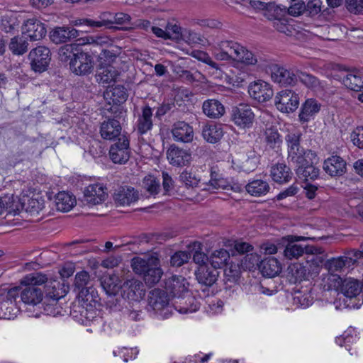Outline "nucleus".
I'll return each mask as SVG.
<instances>
[{"mask_svg": "<svg viewBox=\"0 0 363 363\" xmlns=\"http://www.w3.org/2000/svg\"><path fill=\"white\" fill-rule=\"evenodd\" d=\"M216 60L221 61H237L247 65H257V57L238 42L230 40L219 41L215 47Z\"/></svg>", "mask_w": 363, "mask_h": 363, "instance_id": "nucleus-1", "label": "nucleus"}, {"mask_svg": "<svg viewBox=\"0 0 363 363\" xmlns=\"http://www.w3.org/2000/svg\"><path fill=\"white\" fill-rule=\"evenodd\" d=\"M131 266L133 272L143 276L146 285L150 287L158 283L163 274L160 259L155 256H150L147 259L134 257L131 260Z\"/></svg>", "mask_w": 363, "mask_h": 363, "instance_id": "nucleus-2", "label": "nucleus"}, {"mask_svg": "<svg viewBox=\"0 0 363 363\" xmlns=\"http://www.w3.org/2000/svg\"><path fill=\"white\" fill-rule=\"evenodd\" d=\"M327 285L328 290L334 289L350 298L358 296L363 288L359 280L352 277L342 279L337 274L328 275Z\"/></svg>", "mask_w": 363, "mask_h": 363, "instance_id": "nucleus-3", "label": "nucleus"}, {"mask_svg": "<svg viewBox=\"0 0 363 363\" xmlns=\"http://www.w3.org/2000/svg\"><path fill=\"white\" fill-rule=\"evenodd\" d=\"M19 287L3 290L0 293V318L6 320L13 319L18 312L16 298L19 294Z\"/></svg>", "mask_w": 363, "mask_h": 363, "instance_id": "nucleus-4", "label": "nucleus"}, {"mask_svg": "<svg viewBox=\"0 0 363 363\" xmlns=\"http://www.w3.org/2000/svg\"><path fill=\"white\" fill-rule=\"evenodd\" d=\"M301 137V133L296 132L289 133L285 138L288 145V159L296 167L307 164L306 151L300 145Z\"/></svg>", "mask_w": 363, "mask_h": 363, "instance_id": "nucleus-5", "label": "nucleus"}, {"mask_svg": "<svg viewBox=\"0 0 363 363\" xmlns=\"http://www.w3.org/2000/svg\"><path fill=\"white\" fill-rule=\"evenodd\" d=\"M170 298L167 292L163 289H155L150 292L148 296L149 306L157 313L166 319L172 314V307L169 305Z\"/></svg>", "mask_w": 363, "mask_h": 363, "instance_id": "nucleus-6", "label": "nucleus"}, {"mask_svg": "<svg viewBox=\"0 0 363 363\" xmlns=\"http://www.w3.org/2000/svg\"><path fill=\"white\" fill-rule=\"evenodd\" d=\"M308 239L305 237L289 235L283 237L281 241L285 243V248L284 250V255L289 259H298L301 257L304 253H313L315 252V247L312 245H299L296 243V241L303 240Z\"/></svg>", "mask_w": 363, "mask_h": 363, "instance_id": "nucleus-7", "label": "nucleus"}, {"mask_svg": "<svg viewBox=\"0 0 363 363\" xmlns=\"http://www.w3.org/2000/svg\"><path fill=\"white\" fill-rule=\"evenodd\" d=\"M31 69L35 72L45 71L50 62V51L45 46H38L32 49L28 55Z\"/></svg>", "mask_w": 363, "mask_h": 363, "instance_id": "nucleus-8", "label": "nucleus"}, {"mask_svg": "<svg viewBox=\"0 0 363 363\" xmlns=\"http://www.w3.org/2000/svg\"><path fill=\"white\" fill-rule=\"evenodd\" d=\"M231 119L240 128H250L255 121V113L248 104H240L232 110Z\"/></svg>", "mask_w": 363, "mask_h": 363, "instance_id": "nucleus-9", "label": "nucleus"}, {"mask_svg": "<svg viewBox=\"0 0 363 363\" xmlns=\"http://www.w3.org/2000/svg\"><path fill=\"white\" fill-rule=\"evenodd\" d=\"M70 69L77 75L89 74L94 68L93 57L88 52H78L69 62Z\"/></svg>", "mask_w": 363, "mask_h": 363, "instance_id": "nucleus-10", "label": "nucleus"}, {"mask_svg": "<svg viewBox=\"0 0 363 363\" xmlns=\"http://www.w3.org/2000/svg\"><path fill=\"white\" fill-rule=\"evenodd\" d=\"M129 145L127 137L122 135L111 146L109 156L113 163L123 164L129 160L130 153Z\"/></svg>", "mask_w": 363, "mask_h": 363, "instance_id": "nucleus-11", "label": "nucleus"}, {"mask_svg": "<svg viewBox=\"0 0 363 363\" xmlns=\"http://www.w3.org/2000/svg\"><path fill=\"white\" fill-rule=\"evenodd\" d=\"M275 106L277 109L284 113L294 111L298 106L299 97L294 91L285 89L275 96Z\"/></svg>", "mask_w": 363, "mask_h": 363, "instance_id": "nucleus-12", "label": "nucleus"}, {"mask_svg": "<svg viewBox=\"0 0 363 363\" xmlns=\"http://www.w3.org/2000/svg\"><path fill=\"white\" fill-rule=\"evenodd\" d=\"M121 290L123 298L133 301H139L145 294L143 282L135 279L126 280L121 285Z\"/></svg>", "mask_w": 363, "mask_h": 363, "instance_id": "nucleus-13", "label": "nucleus"}, {"mask_svg": "<svg viewBox=\"0 0 363 363\" xmlns=\"http://www.w3.org/2000/svg\"><path fill=\"white\" fill-rule=\"evenodd\" d=\"M90 282V276L86 271H81L75 275L74 286L79 291V296L82 298L84 302L91 303L94 301V289L88 286Z\"/></svg>", "mask_w": 363, "mask_h": 363, "instance_id": "nucleus-14", "label": "nucleus"}, {"mask_svg": "<svg viewBox=\"0 0 363 363\" xmlns=\"http://www.w3.org/2000/svg\"><path fill=\"white\" fill-rule=\"evenodd\" d=\"M269 69L271 78L275 83L286 86L295 84L297 82L296 74L277 64L270 65Z\"/></svg>", "mask_w": 363, "mask_h": 363, "instance_id": "nucleus-15", "label": "nucleus"}, {"mask_svg": "<svg viewBox=\"0 0 363 363\" xmlns=\"http://www.w3.org/2000/svg\"><path fill=\"white\" fill-rule=\"evenodd\" d=\"M172 301V310L174 309L180 313H193L199 308V302L190 291L174 298Z\"/></svg>", "mask_w": 363, "mask_h": 363, "instance_id": "nucleus-16", "label": "nucleus"}, {"mask_svg": "<svg viewBox=\"0 0 363 363\" xmlns=\"http://www.w3.org/2000/svg\"><path fill=\"white\" fill-rule=\"evenodd\" d=\"M47 30L43 23L37 18L28 19L23 26V34H26L30 41L43 39Z\"/></svg>", "mask_w": 363, "mask_h": 363, "instance_id": "nucleus-17", "label": "nucleus"}, {"mask_svg": "<svg viewBox=\"0 0 363 363\" xmlns=\"http://www.w3.org/2000/svg\"><path fill=\"white\" fill-rule=\"evenodd\" d=\"M167 157L172 165L184 167L189 164L191 155L189 150L172 145L167 150Z\"/></svg>", "mask_w": 363, "mask_h": 363, "instance_id": "nucleus-18", "label": "nucleus"}, {"mask_svg": "<svg viewBox=\"0 0 363 363\" xmlns=\"http://www.w3.org/2000/svg\"><path fill=\"white\" fill-rule=\"evenodd\" d=\"M189 283L182 276H173L169 278L165 282V291L167 295L172 297V301L182 296L183 294L188 292Z\"/></svg>", "mask_w": 363, "mask_h": 363, "instance_id": "nucleus-19", "label": "nucleus"}, {"mask_svg": "<svg viewBox=\"0 0 363 363\" xmlns=\"http://www.w3.org/2000/svg\"><path fill=\"white\" fill-rule=\"evenodd\" d=\"M107 189L101 184L89 185L84 191V201L90 205H97L104 201L108 196Z\"/></svg>", "mask_w": 363, "mask_h": 363, "instance_id": "nucleus-20", "label": "nucleus"}, {"mask_svg": "<svg viewBox=\"0 0 363 363\" xmlns=\"http://www.w3.org/2000/svg\"><path fill=\"white\" fill-rule=\"evenodd\" d=\"M171 133L176 142L189 143L194 140V129L185 121L175 122L172 125Z\"/></svg>", "mask_w": 363, "mask_h": 363, "instance_id": "nucleus-21", "label": "nucleus"}, {"mask_svg": "<svg viewBox=\"0 0 363 363\" xmlns=\"http://www.w3.org/2000/svg\"><path fill=\"white\" fill-rule=\"evenodd\" d=\"M249 94L252 98L259 102H265L269 101L274 94L273 90L269 84L259 81L254 82L249 86Z\"/></svg>", "mask_w": 363, "mask_h": 363, "instance_id": "nucleus-22", "label": "nucleus"}, {"mask_svg": "<svg viewBox=\"0 0 363 363\" xmlns=\"http://www.w3.org/2000/svg\"><path fill=\"white\" fill-rule=\"evenodd\" d=\"M339 77L347 89L354 91L363 90V72L357 69L346 71L342 72Z\"/></svg>", "mask_w": 363, "mask_h": 363, "instance_id": "nucleus-23", "label": "nucleus"}, {"mask_svg": "<svg viewBox=\"0 0 363 363\" xmlns=\"http://www.w3.org/2000/svg\"><path fill=\"white\" fill-rule=\"evenodd\" d=\"M78 36V30L69 26L55 27L50 33V38L55 44L66 43Z\"/></svg>", "mask_w": 363, "mask_h": 363, "instance_id": "nucleus-24", "label": "nucleus"}, {"mask_svg": "<svg viewBox=\"0 0 363 363\" xmlns=\"http://www.w3.org/2000/svg\"><path fill=\"white\" fill-rule=\"evenodd\" d=\"M195 275L200 284L209 287L217 281L218 272L216 269H213L207 264H203L199 266L195 272Z\"/></svg>", "mask_w": 363, "mask_h": 363, "instance_id": "nucleus-25", "label": "nucleus"}, {"mask_svg": "<svg viewBox=\"0 0 363 363\" xmlns=\"http://www.w3.org/2000/svg\"><path fill=\"white\" fill-rule=\"evenodd\" d=\"M152 111L149 106L142 108V113L139 115L135 124V130L138 135H143L152 128Z\"/></svg>", "mask_w": 363, "mask_h": 363, "instance_id": "nucleus-26", "label": "nucleus"}, {"mask_svg": "<svg viewBox=\"0 0 363 363\" xmlns=\"http://www.w3.org/2000/svg\"><path fill=\"white\" fill-rule=\"evenodd\" d=\"M323 169L332 177L340 176L346 171V162L340 156H332L325 160Z\"/></svg>", "mask_w": 363, "mask_h": 363, "instance_id": "nucleus-27", "label": "nucleus"}, {"mask_svg": "<svg viewBox=\"0 0 363 363\" xmlns=\"http://www.w3.org/2000/svg\"><path fill=\"white\" fill-rule=\"evenodd\" d=\"M264 142L269 149L278 151L283 144V137L275 125L267 127L264 131Z\"/></svg>", "mask_w": 363, "mask_h": 363, "instance_id": "nucleus-28", "label": "nucleus"}, {"mask_svg": "<svg viewBox=\"0 0 363 363\" xmlns=\"http://www.w3.org/2000/svg\"><path fill=\"white\" fill-rule=\"evenodd\" d=\"M22 301L26 304L37 305L43 300V294L38 286L33 285H25L20 293Z\"/></svg>", "mask_w": 363, "mask_h": 363, "instance_id": "nucleus-29", "label": "nucleus"}, {"mask_svg": "<svg viewBox=\"0 0 363 363\" xmlns=\"http://www.w3.org/2000/svg\"><path fill=\"white\" fill-rule=\"evenodd\" d=\"M22 208L31 214L38 213L44 207V201L34 194L32 195L24 194L20 199Z\"/></svg>", "mask_w": 363, "mask_h": 363, "instance_id": "nucleus-30", "label": "nucleus"}, {"mask_svg": "<svg viewBox=\"0 0 363 363\" xmlns=\"http://www.w3.org/2000/svg\"><path fill=\"white\" fill-rule=\"evenodd\" d=\"M121 126L118 121L108 118L104 121L100 128L101 136L106 140H113L121 135Z\"/></svg>", "mask_w": 363, "mask_h": 363, "instance_id": "nucleus-31", "label": "nucleus"}, {"mask_svg": "<svg viewBox=\"0 0 363 363\" xmlns=\"http://www.w3.org/2000/svg\"><path fill=\"white\" fill-rule=\"evenodd\" d=\"M113 13L108 11L102 12L96 20L83 18L79 20L80 24H85L93 28L105 27L107 28H117L113 26Z\"/></svg>", "mask_w": 363, "mask_h": 363, "instance_id": "nucleus-32", "label": "nucleus"}, {"mask_svg": "<svg viewBox=\"0 0 363 363\" xmlns=\"http://www.w3.org/2000/svg\"><path fill=\"white\" fill-rule=\"evenodd\" d=\"M202 136L209 143H218L223 136L222 125L213 123L206 124L202 129Z\"/></svg>", "mask_w": 363, "mask_h": 363, "instance_id": "nucleus-33", "label": "nucleus"}, {"mask_svg": "<svg viewBox=\"0 0 363 363\" xmlns=\"http://www.w3.org/2000/svg\"><path fill=\"white\" fill-rule=\"evenodd\" d=\"M320 106V104H319L315 99H308L306 100L301 106L298 116L301 122L306 123L309 121L317 113L319 112Z\"/></svg>", "mask_w": 363, "mask_h": 363, "instance_id": "nucleus-34", "label": "nucleus"}, {"mask_svg": "<svg viewBox=\"0 0 363 363\" xmlns=\"http://www.w3.org/2000/svg\"><path fill=\"white\" fill-rule=\"evenodd\" d=\"M259 270L264 277H274L281 272V267L277 259L269 257L259 262Z\"/></svg>", "mask_w": 363, "mask_h": 363, "instance_id": "nucleus-35", "label": "nucleus"}, {"mask_svg": "<svg viewBox=\"0 0 363 363\" xmlns=\"http://www.w3.org/2000/svg\"><path fill=\"white\" fill-rule=\"evenodd\" d=\"M203 113L211 118H219L225 113L224 106L216 99H208L203 103Z\"/></svg>", "mask_w": 363, "mask_h": 363, "instance_id": "nucleus-36", "label": "nucleus"}, {"mask_svg": "<svg viewBox=\"0 0 363 363\" xmlns=\"http://www.w3.org/2000/svg\"><path fill=\"white\" fill-rule=\"evenodd\" d=\"M115 200L121 205H129L138 199V194L133 187L121 186L115 194Z\"/></svg>", "mask_w": 363, "mask_h": 363, "instance_id": "nucleus-37", "label": "nucleus"}, {"mask_svg": "<svg viewBox=\"0 0 363 363\" xmlns=\"http://www.w3.org/2000/svg\"><path fill=\"white\" fill-rule=\"evenodd\" d=\"M352 261L350 257H345V255L333 257L324 263V267L330 273L329 275L335 274L336 272H341L345 267H350L349 264Z\"/></svg>", "mask_w": 363, "mask_h": 363, "instance_id": "nucleus-38", "label": "nucleus"}, {"mask_svg": "<svg viewBox=\"0 0 363 363\" xmlns=\"http://www.w3.org/2000/svg\"><path fill=\"white\" fill-rule=\"evenodd\" d=\"M104 95L106 99H110L113 104L124 103L128 96L126 89L122 85L109 87Z\"/></svg>", "mask_w": 363, "mask_h": 363, "instance_id": "nucleus-39", "label": "nucleus"}, {"mask_svg": "<svg viewBox=\"0 0 363 363\" xmlns=\"http://www.w3.org/2000/svg\"><path fill=\"white\" fill-rule=\"evenodd\" d=\"M292 174L290 168L283 163L274 165L271 169L272 179L279 184L288 182L291 179Z\"/></svg>", "mask_w": 363, "mask_h": 363, "instance_id": "nucleus-40", "label": "nucleus"}, {"mask_svg": "<svg viewBox=\"0 0 363 363\" xmlns=\"http://www.w3.org/2000/svg\"><path fill=\"white\" fill-rule=\"evenodd\" d=\"M119 75L118 70L113 66L100 67L96 74V79L99 84H107L115 82Z\"/></svg>", "mask_w": 363, "mask_h": 363, "instance_id": "nucleus-41", "label": "nucleus"}, {"mask_svg": "<svg viewBox=\"0 0 363 363\" xmlns=\"http://www.w3.org/2000/svg\"><path fill=\"white\" fill-rule=\"evenodd\" d=\"M55 203L57 211H69L76 203V199L65 191L59 192L55 198Z\"/></svg>", "mask_w": 363, "mask_h": 363, "instance_id": "nucleus-42", "label": "nucleus"}, {"mask_svg": "<svg viewBox=\"0 0 363 363\" xmlns=\"http://www.w3.org/2000/svg\"><path fill=\"white\" fill-rule=\"evenodd\" d=\"M245 189L251 196H261L269 192V184L262 179H255L245 185Z\"/></svg>", "mask_w": 363, "mask_h": 363, "instance_id": "nucleus-43", "label": "nucleus"}, {"mask_svg": "<svg viewBox=\"0 0 363 363\" xmlns=\"http://www.w3.org/2000/svg\"><path fill=\"white\" fill-rule=\"evenodd\" d=\"M28 43L23 36H14L10 40L9 48L13 55H22L28 51Z\"/></svg>", "mask_w": 363, "mask_h": 363, "instance_id": "nucleus-44", "label": "nucleus"}, {"mask_svg": "<svg viewBox=\"0 0 363 363\" xmlns=\"http://www.w3.org/2000/svg\"><path fill=\"white\" fill-rule=\"evenodd\" d=\"M230 258L229 252L225 249L216 250L210 256V262L213 269L222 268L225 266Z\"/></svg>", "mask_w": 363, "mask_h": 363, "instance_id": "nucleus-45", "label": "nucleus"}, {"mask_svg": "<svg viewBox=\"0 0 363 363\" xmlns=\"http://www.w3.org/2000/svg\"><path fill=\"white\" fill-rule=\"evenodd\" d=\"M264 0L251 1L252 6L255 9L264 10V16L269 20L274 17V13L280 12L281 9L272 1L265 2Z\"/></svg>", "mask_w": 363, "mask_h": 363, "instance_id": "nucleus-46", "label": "nucleus"}, {"mask_svg": "<svg viewBox=\"0 0 363 363\" xmlns=\"http://www.w3.org/2000/svg\"><path fill=\"white\" fill-rule=\"evenodd\" d=\"M296 173L299 177L304 178L305 182L309 180H315L319 175V169L310 164L307 160V164L299 165L296 167Z\"/></svg>", "mask_w": 363, "mask_h": 363, "instance_id": "nucleus-47", "label": "nucleus"}, {"mask_svg": "<svg viewBox=\"0 0 363 363\" xmlns=\"http://www.w3.org/2000/svg\"><path fill=\"white\" fill-rule=\"evenodd\" d=\"M101 284L107 295L118 294L121 286L118 283V278L116 276L104 277Z\"/></svg>", "mask_w": 363, "mask_h": 363, "instance_id": "nucleus-48", "label": "nucleus"}, {"mask_svg": "<svg viewBox=\"0 0 363 363\" xmlns=\"http://www.w3.org/2000/svg\"><path fill=\"white\" fill-rule=\"evenodd\" d=\"M297 79L301 82L306 86L311 89H316L320 87V80L315 76L305 72L298 70L296 72Z\"/></svg>", "mask_w": 363, "mask_h": 363, "instance_id": "nucleus-49", "label": "nucleus"}, {"mask_svg": "<svg viewBox=\"0 0 363 363\" xmlns=\"http://www.w3.org/2000/svg\"><path fill=\"white\" fill-rule=\"evenodd\" d=\"M260 257L257 254L250 253L245 255L240 262V266L244 270L254 271L259 269Z\"/></svg>", "mask_w": 363, "mask_h": 363, "instance_id": "nucleus-50", "label": "nucleus"}, {"mask_svg": "<svg viewBox=\"0 0 363 363\" xmlns=\"http://www.w3.org/2000/svg\"><path fill=\"white\" fill-rule=\"evenodd\" d=\"M54 298H51L48 303H46L44 306V311L47 315L51 316L62 315L65 311L58 303V300L62 296H56L53 295Z\"/></svg>", "mask_w": 363, "mask_h": 363, "instance_id": "nucleus-51", "label": "nucleus"}, {"mask_svg": "<svg viewBox=\"0 0 363 363\" xmlns=\"http://www.w3.org/2000/svg\"><path fill=\"white\" fill-rule=\"evenodd\" d=\"M191 252L193 257V260L199 266L206 264V261L208 259L206 255L201 252V244L199 242H194L191 245H189Z\"/></svg>", "mask_w": 363, "mask_h": 363, "instance_id": "nucleus-52", "label": "nucleus"}, {"mask_svg": "<svg viewBox=\"0 0 363 363\" xmlns=\"http://www.w3.org/2000/svg\"><path fill=\"white\" fill-rule=\"evenodd\" d=\"M289 274L294 279V281H301L307 278V269L300 263H295L288 268Z\"/></svg>", "mask_w": 363, "mask_h": 363, "instance_id": "nucleus-53", "label": "nucleus"}, {"mask_svg": "<svg viewBox=\"0 0 363 363\" xmlns=\"http://www.w3.org/2000/svg\"><path fill=\"white\" fill-rule=\"evenodd\" d=\"M48 277L45 274L40 272H34L26 275L21 280V283L23 285H33L37 286L46 283Z\"/></svg>", "mask_w": 363, "mask_h": 363, "instance_id": "nucleus-54", "label": "nucleus"}, {"mask_svg": "<svg viewBox=\"0 0 363 363\" xmlns=\"http://www.w3.org/2000/svg\"><path fill=\"white\" fill-rule=\"evenodd\" d=\"M274 13V17H272L271 20L273 21V27L280 33H283L287 35H292V26L287 23L286 19L278 18L279 12Z\"/></svg>", "mask_w": 363, "mask_h": 363, "instance_id": "nucleus-55", "label": "nucleus"}, {"mask_svg": "<svg viewBox=\"0 0 363 363\" xmlns=\"http://www.w3.org/2000/svg\"><path fill=\"white\" fill-rule=\"evenodd\" d=\"M79 40L82 41V43H79L80 45H92L94 48L93 50L92 48H90L89 50L92 51L94 54L97 53L98 50H101V45L106 43L105 38L101 36H86L81 38Z\"/></svg>", "mask_w": 363, "mask_h": 363, "instance_id": "nucleus-56", "label": "nucleus"}, {"mask_svg": "<svg viewBox=\"0 0 363 363\" xmlns=\"http://www.w3.org/2000/svg\"><path fill=\"white\" fill-rule=\"evenodd\" d=\"M179 180L185 184L187 188L196 187L200 182L196 174L191 170L184 169L179 175Z\"/></svg>", "mask_w": 363, "mask_h": 363, "instance_id": "nucleus-57", "label": "nucleus"}, {"mask_svg": "<svg viewBox=\"0 0 363 363\" xmlns=\"http://www.w3.org/2000/svg\"><path fill=\"white\" fill-rule=\"evenodd\" d=\"M191 257V255L188 252L178 251L171 257L170 263L172 266L179 267L188 262Z\"/></svg>", "mask_w": 363, "mask_h": 363, "instance_id": "nucleus-58", "label": "nucleus"}, {"mask_svg": "<svg viewBox=\"0 0 363 363\" xmlns=\"http://www.w3.org/2000/svg\"><path fill=\"white\" fill-rule=\"evenodd\" d=\"M180 40H183L188 44L192 45L201 43L203 41V38L193 30L184 29Z\"/></svg>", "mask_w": 363, "mask_h": 363, "instance_id": "nucleus-59", "label": "nucleus"}, {"mask_svg": "<svg viewBox=\"0 0 363 363\" xmlns=\"http://www.w3.org/2000/svg\"><path fill=\"white\" fill-rule=\"evenodd\" d=\"M306 13L311 17H313L319 14L322 11L321 0H307L305 4Z\"/></svg>", "mask_w": 363, "mask_h": 363, "instance_id": "nucleus-60", "label": "nucleus"}, {"mask_svg": "<svg viewBox=\"0 0 363 363\" xmlns=\"http://www.w3.org/2000/svg\"><path fill=\"white\" fill-rule=\"evenodd\" d=\"M322 250L315 247V252L313 253H306L307 255L306 262L314 268H318L323 262V258L320 256Z\"/></svg>", "mask_w": 363, "mask_h": 363, "instance_id": "nucleus-61", "label": "nucleus"}, {"mask_svg": "<svg viewBox=\"0 0 363 363\" xmlns=\"http://www.w3.org/2000/svg\"><path fill=\"white\" fill-rule=\"evenodd\" d=\"M123 297L118 296L117 294L107 295L106 306L111 311H121L122 308Z\"/></svg>", "mask_w": 363, "mask_h": 363, "instance_id": "nucleus-62", "label": "nucleus"}, {"mask_svg": "<svg viewBox=\"0 0 363 363\" xmlns=\"http://www.w3.org/2000/svg\"><path fill=\"white\" fill-rule=\"evenodd\" d=\"M173 72L182 79L189 83H192L196 81L194 74L187 69H184L180 65H176L174 67Z\"/></svg>", "mask_w": 363, "mask_h": 363, "instance_id": "nucleus-63", "label": "nucleus"}, {"mask_svg": "<svg viewBox=\"0 0 363 363\" xmlns=\"http://www.w3.org/2000/svg\"><path fill=\"white\" fill-rule=\"evenodd\" d=\"M345 6L352 13L363 15V0H345Z\"/></svg>", "mask_w": 363, "mask_h": 363, "instance_id": "nucleus-64", "label": "nucleus"}]
</instances>
